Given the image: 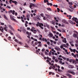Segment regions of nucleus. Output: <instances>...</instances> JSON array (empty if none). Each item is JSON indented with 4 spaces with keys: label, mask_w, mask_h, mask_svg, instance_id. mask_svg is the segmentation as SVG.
Returning a JSON list of instances; mask_svg holds the SVG:
<instances>
[{
    "label": "nucleus",
    "mask_w": 78,
    "mask_h": 78,
    "mask_svg": "<svg viewBox=\"0 0 78 78\" xmlns=\"http://www.w3.org/2000/svg\"><path fill=\"white\" fill-rule=\"evenodd\" d=\"M69 22L70 23H71V24H72L73 25V22L72 21L70 20H69Z\"/></svg>",
    "instance_id": "nucleus-20"
},
{
    "label": "nucleus",
    "mask_w": 78,
    "mask_h": 78,
    "mask_svg": "<svg viewBox=\"0 0 78 78\" xmlns=\"http://www.w3.org/2000/svg\"><path fill=\"white\" fill-rule=\"evenodd\" d=\"M40 16L41 17H44V14L43 13L41 14Z\"/></svg>",
    "instance_id": "nucleus-31"
},
{
    "label": "nucleus",
    "mask_w": 78,
    "mask_h": 78,
    "mask_svg": "<svg viewBox=\"0 0 78 78\" xmlns=\"http://www.w3.org/2000/svg\"><path fill=\"white\" fill-rule=\"evenodd\" d=\"M47 9L48 10V11H51V9L50 8H47Z\"/></svg>",
    "instance_id": "nucleus-28"
},
{
    "label": "nucleus",
    "mask_w": 78,
    "mask_h": 78,
    "mask_svg": "<svg viewBox=\"0 0 78 78\" xmlns=\"http://www.w3.org/2000/svg\"><path fill=\"white\" fill-rule=\"evenodd\" d=\"M63 46L64 47H65V48H67V46H66V44H63Z\"/></svg>",
    "instance_id": "nucleus-30"
},
{
    "label": "nucleus",
    "mask_w": 78,
    "mask_h": 78,
    "mask_svg": "<svg viewBox=\"0 0 78 78\" xmlns=\"http://www.w3.org/2000/svg\"><path fill=\"white\" fill-rule=\"evenodd\" d=\"M68 68H69V69H73L74 68V66L73 65H70L68 66Z\"/></svg>",
    "instance_id": "nucleus-10"
},
{
    "label": "nucleus",
    "mask_w": 78,
    "mask_h": 78,
    "mask_svg": "<svg viewBox=\"0 0 78 78\" xmlns=\"http://www.w3.org/2000/svg\"><path fill=\"white\" fill-rule=\"evenodd\" d=\"M67 72L68 73H71V72H72V71H70V70H68L67 71Z\"/></svg>",
    "instance_id": "nucleus-44"
},
{
    "label": "nucleus",
    "mask_w": 78,
    "mask_h": 78,
    "mask_svg": "<svg viewBox=\"0 0 78 78\" xmlns=\"http://www.w3.org/2000/svg\"><path fill=\"white\" fill-rule=\"evenodd\" d=\"M30 31H32V32H33L34 34H36V32H37V30L33 29H30Z\"/></svg>",
    "instance_id": "nucleus-6"
},
{
    "label": "nucleus",
    "mask_w": 78,
    "mask_h": 78,
    "mask_svg": "<svg viewBox=\"0 0 78 78\" xmlns=\"http://www.w3.org/2000/svg\"><path fill=\"white\" fill-rule=\"evenodd\" d=\"M47 59H48V60H50V61H51V58H49V57H48V56H47Z\"/></svg>",
    "instance_id": "nucleus-27"
},
{
    "label": "nucleus",
    "mask_w": 78,
    "mask_h": 78,
    "mask_svg": "<svg viewBox=\"0 0 78 78\" xmlns=\"http://www.w3.org/2000/svg\"><path fill=\"white\" fill-rule=\"evenodd\" d=\"M55 37H56V38H58V36L56 35H55Z\"/></svg>",
    "instance_id": "nucleus-58"
},
{
    "label": "nucleus",
    "mask_w": 78,
    "mask_h": 78,
    "mask_svg": "<svg viewBox=\"0 0 78 78\" xmlns=\"http://www.w3.org/2000/svg\"><path fill=\"white\" fill-rule=\"evenodd\" d=\"M45 16H46L48 17H50V16L49 15H48V14H45Z\"/></svg>",
    "instance_id": "nucleus-39"
},
{
    "label": "nucleus",
    "mask_w": 78,
    "mask_h": 78,
    "mask_svg": "<svg viewBox=\"0 0 78 78\" xmlns=\"http://www.w3.org/2000/svg\"><path fill=\"white\" fill-rule=\"evenodd\" d=\"M62 41L63 42H64V43H66L67 41H66V38H64V39L62 40Z\"/></svg>",
    "instance_id": "nucleus-14"
},
{
    "label": "nucleus",
    "mask_w": 78,
    "mask_h": 78,
    "mask_svg": "<svg viewBox=\"0 0 78 78\" xmlns=\"http://www.w3.org/2000/svg\"><path fill=\"white\" fill-rule=\"evenodd\" d=\"M30 4L32 5V6H35V5L34 4L31 3Z\"/></svg>",
    "instance_id": "nucleus-51"
},
{
    "label": "nucleus",
    "mask_w": 78,
    "mask_h": 78,
    "mask_svg": "<svg viewBox=\"0 0 78 78\" xmlns=\"http://www.w3.org/2000/svg\"><path fill=\"white\" fill-rule=\"evenodd\" d=\"M67 17H69V19L70 20V19H71V17H72V16H71V15L69 16V15H67Z\"/></svg>",
    "instance_id": "nucleus-17"
},
{
    "label": "nucleus",
    "mask_w": 78,
    "mask_h": 78,
    "mask_svg": "<svg viewBox=\"0 0 78 78\" xmlns=\"http://www.w3.org/2000/svg\"><path fill=\"white\" fill-rule=\"evenodd\" d=\"M57 12H59L60 11V9L58 8H57Z\"/></svg>",
    "instance_id": "nucleus-36"
},
{
    "label": "nucleus",
    "mask_w": 78,
    "mask_h": 78,
    "mask_svg": "<svg viewBox=\"0 0 78 78\" xmlns=\"http://www.w3.org/2000/svg\"><path fill=\"white\" fill-rule=\"evenodd\" d=\"M51 23H52V24H53V25H55V23L53 21H52L51 22Z\"/></svg>",
    "instance_id": "nucleus-33"
},
{
    "label": "nucleus",
    "mask_w": 78,
    "mask_h": 78,
    "mask_svg": "<svg viewBox=\"0 0 78 78\" xmlns=\"http://www.w3.org/2000/svg\"><path fill=\"white\" fill-rule=\"evenodd\" d=\"M69 61L70 62H72V59H70L69 60Z\"/></svg>",
    "instance_id": "nucleus-57"
},
{
    "label": "nucleus",
    "mask_w": 78,
    "mask_h": 78,
    "mask_svg": "<svg viewBox=\"0 0 78 78\" xmlns=\"http://www.w3.org/2000/svg\"><path fill=\"white\" fill-rule=\"evenodd\" d=\"M58 72H63L62 70H60L59 69H58Z\"/></svg>",
    "instance_id": "nucleus-25"
},
{
    "label": "nucleus",
    "mask_w": 78,
    "mask_h": 78,
    "mask_svg": "<svg viewBox=\"0 0 78 78\" xmlns=\"http://www.w3.org/2000/svg\"><path fill=\"white\" fill-rule=\"evenodd\" d=\"M45 48H43L41 50L42 51H45Z\"/></svg>",
    "instance_id": "nucleus-53"
},
{
    "label": "nucleus",
    "mask_w": 78,
    "mask_h": 78,
    "mask_svg": "<svg viewBox=\"0 0 78 78\" xmlns=\"http://www.w3.org/2000/svg\"><path fill=\"white\" fill-rule=\"evenodd\" d=\"M73 4H74L75 5H77V4H78V2H77L75 1L73 2Z\"/></svg>",
    "instance_id": "nucleus-24"
},
{
    "label": "nucleus",
    "mask_w": 78,
    "mask_h": 78,
    "mask_svg": "<svg viewBox=\"0 0 78 78\" xmlns=\"http://www.w3.org/2000/svg\"><path fill=\"white\" fill-rule=\"evenodd\" d=\"M69 4L70 5H73V3L72 2H69Z\"/></svg>",
    "instance_id": "nucleus-40"
},
{
    "label": "nucleus",
    "mask_w": 78,
    "mask_h": 78,
    "mask_svg": "<svg viewBox=\"0 0 78 78\" xmlns=\"http://www.w3.org/2000/svg\"><path fill=\"white\" fill-rule=\"evenodd\" d=\"M76 67L77 68V70H78V65H76Z\"/></svg>",
    "instance_id": "nucleus-62"
},
{
    "label": "nucleus",
    "mask_w": 78,
    "mask_h": 78,
    "mask_svg": "<svg viewBox=\"0 0 78 78\" xmlns=\"http://www.w3.org/2000/svg\"><path fill=\"white\" fill-rule=\"evenodd\" d=\"M12 20H14V21L15 22H16V20H15V19L14 18L13 19H12Z\"/></svg>",
    "instance_id": "nucleus-48"
},
{
    "label": "nucleus",
    "mask_w": 78,
    "mask_h": 78,
    "mask_svg": "<svg viewBox=\"0 0 78 78\" xmlns=\"http://www.w3.org/2000/svg\"><path fill=\"white\" fill-rule=\"evenodd\" d=\"M34 37H37V38H38V36H37V35H34Z\"/></svg>",
    "instance_id": "nucleus-61"
},
{
    "label": "nucleus",
    "mask_w": 78,
    "mask_h": 78,
    "mask_svg": "<svg viewBox=\"0 0 78 78\" xmlns=\"http://www.w3.org/2000/svg\"><path fill=\"white\" fill-rule=\"evenodd\" d=\"M42 41H43L44 42H45V41L46 42H47V39H46L45 38H45H42Z\"/></svg>",
    "instance_id": "nucleus-15"
},
{
    "label": "nucleus",
    "mask_w": 78,
    "mask_h": 78,
    "mask_svg": "<svg viewBox=\"0 0 78 78\" xmlns=\"http://www.w3.org/2000/svg\"><path fill=\"white\" fill-rule=\"evenodd\" d=\"M30 15L28 14H27L26 15L27 17H28V18H30Z\"/></svg>",
    "instance_id": "nucleus-32"
},
{
    "label": "nucleus",
    "mask_w": 78,
    "mask_h": 78,
    "mask_svg": "<svg viewBox=\"0 0 78 78\" xmlns=\"http://www.w3.org/2000/svg\"><path fill=\"white\" fill-rule=\"evenodd\" d=\"M75 45L76 47H78V44H75Z\"/></svg>",
    "instance_id": "nucleus-52"
},
{
    "label": "nucleus",
    "mask_w": 78,
    "mask_h": 78,
    "mask_svg": "<svg viewBox=\"0 0 78 78\" xmlns=\"http://www.w3.org/2000/svg\"><path fill=\"white\" fill-rule=\"evenodd\" d=\"M46 26L47 27H48V29L50 28V27H49V26L48 24H46Z\"/></svg>",
    "instance_id": "nucleus-45"
},
{
    "label": "nucleus",
    "mask_w": 78,
    "mask_h": 78,
    "mask_svg": "<svg viewBox=\"0 0 78 78\" xmlns=\"http://www.w3.org/2000/svg\"><path fill=\"white\" fill-rule=\"evenodd\" d=\"M25 47H26L27 48H29V46H28V45H25L24 46Z\"/></svg>",
    "instance_id": "nucleus-59"
},
{
    "label": "nucleus",
    "mask_w": 78,
    "mask_h": 78,
    "mask_svg": "<svg viewBox=\"0 0 78 78\" xmlns=\"http://www.w3.org/2000/svg\"><path fill=\"white\" fill-rule=\"evenodd\" d=\"M41 45H42L41 44H39L37 45V47H41Z\"/></svg>",
    "instance_id": "nucleus-56"
},
{
    "label": "nucleus",
    "mask_w": 78,
    "mask_h": 78,
    "mask_svg": "<svg viewBox=\"0 0 78 78\" xmlns=\"http://www.w3.org/2000/svg\"><path fill=\"white\" fill-rule=\"evenodd\" d=\"M47 5L50 6H53V4L51 3H47Z\"/></svg>",
    "instance_id": "nucleus-21"
},
{
    "label": "nucleus",
    "mask_w": 78,
    "mask_h": 78,
    "mask_svg": "<svg viewBox=\"0 0 78 78\" xmlns=\"http://www.w3.org/2000/svg\"><path fill=\"white\" fill-rule=\"evenodd\" d=\"M62 22L64 23H66V24H69L68 22H67L65 20L63 19L62 21Z\"/></svg>",
    "instance_id": "nucleus-8"
},
{
    "label": "nucleus",
    "mask_w": 78,
    "mask_h": 78,
    "mask_svg": "<svg viewBox=\"0 0 78 78\" xmlns=\"http://www.w3.org/2000/svg\"><path fill=\"white\" fill-rule=\"evenodd\" d=\"M62 32L63 33H64L66 31L64 29H62Z\"/></svg>",
    "instance_id": "nucleus-46"
},
{
    "label": "nucleus",
    "mask_w": 78,
    "mask_h": 78,
    "mask_svg": "<svg viewBox=\"0 0 78 78\" xmlns=\"http://www.w3.org/2000/svg\"><path fill=\"white\" fill-rule=\"evenodd\" d=\"M69 49L71 51V52H73L75 53V52H76V49H72V48H69Z\"/></svg>",
    "instance_id": "nucleus-5"
},
{
    "label": "nucleus",
    "mask_w": 78,
    "mask_h": 78,
    "mask_svg": "<svg viewBox=\"0 0 78 78\" xmlns=\"http://www.w3.org/2000/svg\"><path fill=\"white\" fill-rule=\"evenodd\" d=\"M9 12H12V14H13V15H14L15 14V11L13 10V11L12 10H10V11H9Z\"/></svg>",
    "instance_id": "nucleus-9"
},
{
    "label": "nucleus",
    "mask_w": 78,
    "mask_h": 78,
    "mask_svg": "<svg viewBox=\"0 0 78 78\" xmlns=\"http://www.w3.org/2000/svg\"><path fill=\"white\" fill-rule=\"evenodd\" d=\"M44 3H46V2H47V3H48V0H44Z\"/></svg>",
    "instance_id": "nucleus-34"
},
{
    "label": "nucleus",
    "mask_w": 78,
    "mask_h": 78,
    "mask_svg": "<svg viewBox=\"0 0 78 78\" xmlns=\"http://www.w3.org/2000/svg\"><path fill=\"white\" fill-rule=\"evenodd\" d=\"M55 49L57 51H59L60 50H61L60 48L58 47V46H55Z\"/></svg>",
    "instance_id": "nucleus-7"
},
{
    "label": "nucleus",
    "mask_w": 78,
    "mask_h": 78,
    "mask_svg": "<svg viewBox=\"0 0 78 78\" xmlns=\"http://www.w3.org/2000/svg\"><path fill=\"white\" fill-rule=\"evenodd\" d=\"M69 43L70 44H71V46L72 47H74V45H73V43L71 41H70L69 42Z\"/></svg>",
    "instance_id": "nucleus-18"
},
{
    "label": "nucleus",
    "mask_w": 78,
    "mask_h": 78,
    "mask_svg": "<svg viewBox=\"0 0 78 78\" xmlns=\"http://www.w3.org/2000/svg\"><path fill=\"white\" fill-rule=\"evenodd\" d=\"M71 74H72L73 75H75V73L73 71H71Z\"/></svg>",
    "instance_id": "nucleus-41"
},
{
    "label": "nucleus",
    "mask_w": 78,
    "mask_h": 78,
    "mask_svg": "<svg viewBox=\"0 0 78 78\" xmlns=\"http://www.w3.org/2000/svg\"><path fill=\"white\" fill-rule=\"evenodd\" d=\"M15 42H17V43H18V42H19V41L17 40V39H16L15 40Z\"/></svg>",
    "instance_id": "nucleus-50"
},
{
    "label": "nucleus",
    "mask_w": 78,
    "mask_h": 78,
    "mask_svg": "<svg viewBox=\"0 0 78 78\" xmlns=\"http://www.w3.org/2000/svg\"><path fill=\"white\" fill-rule=\"evenodd\" d=\"M12 31L11 30L10 31V33L12 35H13V33L12 32H11Z\"/></svg>",
    "instance_id": "nucleus-43"
},
{
    "label": "nucleus",
    "mask_w": 78,
    "mask_h": 78,
    "mask_svg": "<svg viewBox=\"0 0 78 78\" xmlns=\"http://www.w3.org/2000/svg\"><path fill=\"white\" fill-rule=\"evenodd\" d=\"M49 35L50 37H53V34H52V33H49Z\"/></svg>",
    "instance_id": "nucleus-19"
},
{
    "label": "nucleus",
    "mask_w": 78,
    "mask_h": 78,
    "mask_svg": "<svg viewBox=\"0 0 78 78\" xmlns=\"http://www.w3.org/2000/svg\"><path fill=\"white\" fill-rule=\"evenodd\" d=\"M52 74V72H49V75H50Z\"/></svg>",
    "instance_id": "nucleus-60"
},
{
    "label": "nucleus",
    "mask_w": 78,
    "mask_h": 78,
    "mask_svg": "<svg viewBox=\"0 0 78 78\" xmlns=\"http://www.w3.org/2000/svg\"><path fill=\"white\" fill-rule=\"evenodd\" d=\"M11 2L13 3H15L16 5H17V1H12V0H9V2L10 4H12V2Z\"/></svg>",
    "instance_id": "nucleus-3"
},
{
    "label": "nucleus",
    "mask_w": 78,
    "mask_h": 78,
    "mask_svg": "<svg viewBox=\"0 0 78 78\" xmlns=\"http://www.w3.org/2000/svg\"><path fill=\"white\" fill-rule=\"evenodd\" d=\"M58 60H60V61H62L63 59L62 58H60L59 57L58 58Z\"/></svg>",
    "instance_id": "nucleus-38"
},
{
    "label": "nucleus",
    "mask_w": 78,
    "mask_h": 78,
    "mask_svg": "<svg viewBox=\"0 0 78 78\" xmlns=\"http://www.w3.org/2000/svg\"><path fill=\"white\" fill-rule=\"evenodd\" d=\"M51 67L53 68V69H55V66L54 65L53 66V67L52 66Z\"/></svg>",
    "instance_id": "nucleus-49"
},
{
    "label": "nucleus",
    "mask_w": 78,
    "mask_h": 78,
    "mask_svg": "<svg viewBox=\"0 0 78 78\" xmlns=\"http://www.w3.org/2000/svg\"><path fill=\"white\" fill-rule=\"evenodd\" d=\"M6 28H7V27L3 28L2 27V26H1L0 27V31H1L2 33H4V32H3V31H4V30H5V31H8Z\"/></svg>",
    "instance_id": "nucleus-2"
},
{
    "label": "nucleus",
    "mask_w": 78,
    "mask_h": 78,
    "mask_svg": "<svg viewBox=\"0 0 78 78\" xmlns=\"http://www.w3.org/2000/svg\"><path fill=\"white\" fill-rule=\"evenodd\" d=\"M69 10L70 12H73V10L72 9H69Z\"/></svg>",
    "instance_id": "nucleus-54"
},
{
    "label": "nucleus",
    "mask_w": 78,
    "mask_h": 78,
    "mask_svg": "<svg viewBox=\"0 0 78 78\" xmlns=\"http://www.w3.org/2000/svg\"><path fill=\"white\" fill-rule=\"evenodd\" d=\"M55 62H58V60H57V59H55Z\"/></svg>",
    "instance_id": "nucleus-63"
},
{
    "label": "nucleus",
    "mask_w": 78,
    "mask_h": 78,
    "mask_svg": "<svg viewBox=\"0 0 78 78\" xmlns=\"http://www.w3.org/2000/svg\"><path fill=\"white\" fill-rule=\"evenodd\" d=\"M26 34H28V35H31V33H29L28 31H27L26 32Z\"/></svg>",
    "instance_id": "nucleus-22"
},
{
    "label": "nucleus",
    "mask_w": 78,
    "mask_h": 78,
    "mask_svg": "<svg viewBox=\"0 0 78 78\" xmlns=\"http://www.w3.org/2000/svg\"><path fill=\"white\" fill-rule=\"evenodd\" d=\"M36 25L37 27H39L41 28V29H42L43 30L44 29V27H42L44 26V24L42 23H40L39 22H38L37 23V24H36Z\"/></svg>",
    "instance_id": "nucleus-1"
},
{
    "label": "nucleus",
    "mask_w": 78,
    "mask_h": 78,
    "mask_svg": "<svg viewBox=\"0 0 78 78\" xmlns=\"http://www.w3.org/2000/svg\"><path fill=\"white\" fill-rule=\"evenodd\" d=\"M8 27L10 28V29H11V30H14V29L12 28V26L11 25L9 24L8 25Z\"/></svg>",
    "instance_id": "nucleus-11"
},
{
    "label": "nucleus",
    "mask_w": 78,
    "mask_h": 78,
    "mask_svg": "<svg viewBox=\"0 0 78 78\" xmlns=\"http://www.w3.org/2000/svg\"><path fill=\"white\" fill-rule=\"evenodd\" d=\"M50 42L49 41H48L47 42V44L48 45H50Z\"/></svg>",
    "instance_id": "nucleus-55"
},
{
    "label": "nucleus",
    "mask_w": 78,
    "mask_h": 78,
    "mask_svg": "<svg viewBox=\"0 0 78 78\" xmlns=\"http://www.w3.org/2000/svg\"><path fill=\"white\" fill-rule=\"evenodd\" d=\"M63 49L65 50V52H67V49H66L64 48H63Z\"/></svg>",
    "instance_id": "nucleus-29"
},
{
    "label": "nucleus",
    "mask_w": 78,
    "mask_h": 78,
    "mask_svg": "<svg viewBox=\"0 0 78 78\" xmlns=\"http://www.w3.org/2000/svg\"><path fill=\"white\" fill-rule=\"evenodd\" d=\"M10 19H11L12 20V19H13L14 18L12 17V15H10Z\"/></svg>",
    "instance_id": "nucleus-37"
},
{
    "label": "nucleus",
    "mask_w": 78,
    "mask_h": 78,
    "mask_svg": "<svg viewBox=\"0 0 78 78\" xmlns=\"http://www.w3.org/2000/svg\"><path fill=\"white\" fill-rule=\"evenodd\" d=\"M18 37L19 39H22V38L21 37H20V36H18Z\"/></svg>",
    "instance_id": "nucleus-47"
},
{
    "label": "nucleus",
    "mask_w": 78,
    "mask_h": 78,
    "mask_svg": "<svg viewBox=\"0 0 78 78\" xmlns=\"http://www.w3.org/2000/svg\"><path fill=\"white\" fill-rule=\"evenodd\" d=\"M73 20H73H74V22H76V23L78 24V21H76V20H77L78 19L76 18L75 17H73V18L72 19Z\"/></svg>",
    "instance_id": "nucleus-4"
},
{
    "label": "nucleus",
    "mask_w": 78,
    "mask_h": 78,
    "mask_svg": "<svg viewBox=\"0 0 78 78\" xmlns=\"http://www.w3.org/2000/svg\"><path fill=\"white\" fill-rule=\"evenodd\" d=\"M36 17L37 19H38V20H41V19H40V18H39V16H36Z\"/></svg>",
    "instance_id": "nucleus-23"
},
{
    "label": "nucleus",
    "mask_w": 78,
    "mask_h": 78,
    "mask_svg": "<svg viewBox=\"0 0 78 78\" xmlns=\"http://www.w3.org/2000/svg\"><path fill=\"white\" fill-rule=\"evenodd\" d=\"M4 17L5 19L6 20H8V18L6 17V15H4Z\"/></svg>",
    "instance_id": "nucleus-26"
},
{
    "label": "nucleus",
    "mask_w": 78,
    "mask_h": 78,
    "mask_svg": "<svg viewBox=\"0 0 78 78\" xmlns=\"http://www.w3.org/2000/svg\"><path fill=\"white\" fill-rule=\"evenodd\" d=\"M32 25H36V24L34 23H32Z\"/></svg>",
    "instance_id": "nucleus-64"
},
{
    "label": "nucleus",
    "mask_w": 78,
    "mask_h": 78,
    "mask_svg": "<svg viewBox=\"0 0 78 78\" xmlns=\"http://www.w3.org/2000/svg\"><path fill=\"white\" fill-rule=\"evenodd\" d=\"M62 58H63V59H64V60H66V58L63 57V56L62 57Z\"/></svg>",
    "instance_id": "nucleus-42"
},
{
    "label": "nucleus",
    "mask_w": 78,
    "mask_h": 78,
    "mask_svg": "<svg viewBox=\"0 0 78 78\" xmlns=\"http://www.w3.org/2000/svg\"><path fill=\"white\" fill-rule=\"evenodd\" d=\"M18 44H20V45H23V43H22L20 41H18Z\"/></svg>",
    "instance_id": "nucleus-35"
},
{
    "label": "nucleus",
    "mask_w": 78,
    "mask_h": 78,
    "mask_svg": "<svg viewBox=\"0 0 78 78\" xmlns=\"http://www.w3.org/2000/svg\"><path fill=\"white\" fill-rule=\"evenodd\" d=\"M73 37H74L76 38L78 37V35L76 34H74L73 35Z\"/></svg>",
    "instance_id": "nucleus-12"
},
{
    "label": "nucleus",
    "mask_w": 78,
    "mask_h": 78,
    "mask_svg": "<svg viewBox=\"0 0 78 78\" xmlns=\"http://www.w3.org/2000/svg\"><path fill=\"white\" fill-rule=\"evenodd\" d=\"M20 29L22 31H26V30L25 29V28L23 27H21L20 28Z\"/></svg>",
    "instance_id": "nucleus-13"
},
{
    "label": "nucleus",
    "mask_w": 78,
    "mask_h": 78,
    "mask_svg": "<svg viewBox=\"0 0 78 78\" xmlns=\"http://www.w3.org/2000/svg\"><path fill=\"white\" fill-rule=\"evenodd\" d=\"M66 76H69V78H70V77H71V76H72V75H70L69 73H67V74H66Z\"/></svg>",
    "instance_id": "nucleus-16"
}]
</instances>
